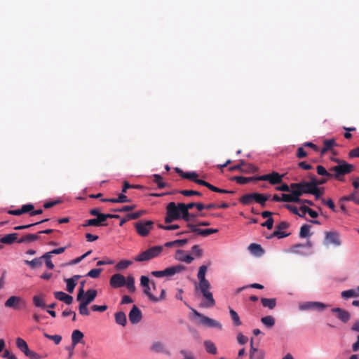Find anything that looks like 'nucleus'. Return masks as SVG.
<instances>
[{"label":"nucleus","instance_id":"obj_23","mask_svg":"<svg viewBox=\"0 0 359 359\" xmlns=\"http://www.w3.org/2000/svg\"><path fill=\"white\" fill-rule=\"evenodd\" d=\"M81 277V276L80 275H74L72 278L65 280L67 292L69 293H72L74 292V287L76 285V280H78Z\"/></svg>","mask_w":359,"mask_h":359},{"label":"nucleus","instance_id":"obj_24","mask_svg":"<svg viewBox=\"0 0 359 359\" xmlns=\"http://www.w3.org/2000/svg\"><path fill=\"white\" fill-rule=\"evenodd\" d=\"M324 147L320 150V155L325 154L328 151L331 150L333 147L337 145L334 139L325 140L323 142Z\"/></svg>","mask_w":359,"mask_h":359},{"label":"nucleus","instance_id":"obj_35","mask_svg":"<svg viewBox=\"0 0 359 359\" xmlns=\"http://www.w3.org/2000/svg\"><path fill=\"white\" fill-rule=\"evenodd\" d=\"M116 323L122 326H125L127 323L126 315L123 311H119L115 313Z\"/></svg>","mask_w":359,"mask_h":359},{"label":"nucleus","instance_id":"obj_33","mask_svg":"<svg viewBox=\"0 0 359 359\" xmlns=\"http://www.w3.org/2000/svg\"><path fill=\"white\" fill-rule=\"evenodd\" d=\"M299 210L300 211L303 212V214H302L301 217L304 218L305 215L306 213H308L309 215L312 218H317L318 216V213L316 211L312 210L311 208L306 205L301 206Z\"/></svg>","mask_w":359,"mask_h":359},{"label":"nucleus","instance_id":"obj_59","mask_svg":"<svg viewBox=\"0 0 359 359\" xmlns=\"http://www.w3.org/2000/svg\"><path fill=\"white\" fill-rule=\"evenodd\" d=\"M324 194V188H313V191L311 193L312 195L315 196L316 200L320 199L321 196Z\"/></svg>","mask_w":359,"mask_h":359},{"label":"nucleus","instance_id":"obj_10","mask_svg":"<svg viewBox=\"0 0 359 359\" xmlns=\"http://www.w3.org/2000/svg\"><path fill=\"white\" fill-rule=\"evenodd\" d=\"M329 306L319 302H305L299 304L300 311L316 310L322 311Z\"/></svg>","mask_w":359,"mask_h":359},{"label":"nucleus","instance_id":"obj_16","mask_svg":"<svg viewBox=\"0 0 359 359\" xmlns=\"http://www.w3.org/2000/svg\"><path fill=\"white\" fill-rule=\"evenodd\" d=\"M187 226L190 228L191 231L196 233L198 235L202 236L203 237H206L210 236V234L218 232L217 229H201L196 227V225L188 224Z\"/></svg>","mask_w":359,"mask_h":359},{"label":"nucleus","instance_id":"obj_13","mask_svg":"<svg viewBox=\"0 0 359 359\" xmlns=\"http://www.w3.org/2000/svg\"><path fill=\"white\" fill-rule=\"evenodd\" d=\"M325 244H332L335 246H340L341 241L339 233L337 231L325 232Z\"/></svg>","mask_w":359,"mask_h":359},{"label":"nucleus","instance_id":"obj_61","mask_svg":"<svg viewBox=\"0 0 359 359\" xmlns=\"http://www.w3.org/2000/svg\"><path fill=\"white\" fill-rule=\"evenodd\" d=\"M198 177V174L195 172H187L183 175V178L188 179L194 182Z\"/></svg>","mask_w":359,"mask_h":359},{"label":"nucleus","instance_id":"obj_11","mask_svg":"<svg viewBox=\"0 0 359 359\" xmlns=\"http://www.w3.org/2000/svg\"><path fill=\"white\" fill-rule=\"evenodd\" d=\"M192 311L195 316L200 318V322L203 325L208 327H217L219 329H222V325L218 321L201 314L196 309H192Z\"/></svg>","mask_w":359,"mask_h":359},{"label":"nucleus","instance_id":"obj_9","mask_svg":"<svg viewBox=\"0 0 359 359\" xmlns=\"http://www.w3.org/2000/svg\"><path fill=\"white\" fill-rule=\"evenodd\" d=\"M283 177L284 175H280L276 171H273L271 173L256 177L255 180L259 181H267L271 184L275 185L280 184L283 182Z\"/></svg>","mask_w":359,"mask_h":359},{"label":"nucleus","instance_id":"obj_17","mask_svg":"<svg viewBox=\"0 0 359 359\" xmlns=\"http://www.w3.org/2000/svg\"><path fill=\"white\" fill-rule=\"evenodd\" d=\"M331 311L336 313L337 318L344 323H346L351 319L350 313L344 309L334 308Z\"/></svg>","mask_w":359,"mask_h":359},{"label":"nucleus","instance_id":"obj_55","mask_svg":"<svg viewBox=\"0 0 359 359\" xmlns=\"http://www.w3.org/2000/svg\"><path fill=\"white\" fill-rule=\"evenodd\" d=\"M290 234V233H284L281 230H278V229H276V230L273 231L272 235L268 236L267 238H271L273 237H277L278 238H283L288 236Z\"/></svg>","mask_w":359,"mask_h":359},{"label":"nucleus","instance_id":"obj_49","mask_svg":"<svg viewBox=\"0 0 359 359\" xmlns=\"http://www.w3.org/2000/svg\"><path fill=\"white\" fill-rule=\"evenodd\" d=\"M49 219H43V220H41L39 222H36L35 223H33V224H26V225H20V226H15L13 229L14 230H16V231H18V230H23V229H28L31 226H33L34 225H36V224H41V223H43L45 222H47L48 221Z\"/></svg>","mask_w":359,"mask_h":359},{"label":"nucleus","instance_id":"obj_62","mask_svg":"<svg viewBox=\"0 0 359 359\" xmlns=\"http://www.w3.org/2000/svg\"><path fill=\"white\" fill-rule=\"evenodd\" d=\"M191 252L196 257H201L203 255V250L198 245H195L191 248Z\"/></svg>","mask_w":359,"mask_h":359},{"label":"nucleus","instance_id":"obj_30","mask_svg":"<svg viewBox=\"0 0 359 359\" xmlns=\"http://www.w3.org/2000/svg\"><path fill=\"white\" fill-rule=\"evenodd\" d=\"M241 172L243 173H251L257 171V168L253 164L246 163L243 160H241Z\"/></svg>","mask_w":359,"mask_h":359},{"label":"nucleus","instance_id":"obj_25","mask_svg":"<svg viewBox=\"0 0 359 359\" xmlns=\"http://www.w3.org/2000/svg\"><path fill=\"white\" fill-rule=\"evenodd\" d=\"M178 209L180 212L181 219L185 222H189L191 220V213H189V210L185 208V203H179Z\"/></svg>","mask_w":359,"mask_h":359},{"label":"nucleus","instance_id":"obj_56","mask_svg":"<svg viewBox=\"0 0 359 359\" xmlns=\"http://www.w3.org/2000/svg\"><path fill=\"white\" fill-rule=\"evenodd\" d=\"M79 313L82 316H89L90 311L88 309V304L81 302L79 306Z\"/></svg>","mask_w":359,"mask_h":359},{"label":"nucleus","instance_id":"obj_38","mask_svg":"<svg viewBox=\"0 0 359 359\" xmlns=\"http://www.w3.org/2000/svg\"><path fill=\"white\" fill-rule=\"evenodd\" d=\"M150 350L155 353H163L165 350L164 344L161 341H154L151 344Z\"/></svg>","mask_w":359,"mask_h":359},{"label":"nucleus","instance_id":"obj_40","mask_svg":"<svg viewBox=\"0 0 359 359\" xmlns=\"http://www.w3.org/2000/svg\"><path fill=\"white\" fill-rule=\"evenodd\" d=\"M25 263L27 265L29 266L30 267L34 269V268L41 266L43 264V261H42L41 257H40L38 258H34V259H32L31 261L25 260Z\"/></svg>","mask_w":359,"mask_h":359},{"label":"nucleus","instance_id":"obj_32","mask_svg":"<svg viewBox=\"0 0 359 359\" xmlns=\"http://www.w3.org/2000/svg\"><path fill=\"white\" fill-rule=\"evenodd\" d=\"M261 302L264 307L269 309H273L276 306V298H262Z\"/></svg>","mask_w":359,"mask_h":359},{"label":"nucleus","instance_id":"obj_64","mask_svg":"<svg viewBox=\"0 0 359 359\" xmlns=\"http://www.w3.org/2000/svg\"><path fill=\"white\" fill-rule=\"evenodd\" d=\"M180 353L184 357V359H195L192 352L187 350H180Z\"/></svg>","mask_w":359,"mask_h":359},{"label":"nucleus","instance_id":"obj_2","mask_svg":"<svg viewBox=\"0 0 359 359\" xmlns=\"http://www.w3.org/2000/svg\"><path fill=\"white\" fill-rule=\"evenodd\" d=\"M332 161L338 163L337 165L333 166L330 168L331 172H333L332 177L339 181H344V176L351 173L353 169L354 165L346 163L345 161L333 158Z\"/></svg>","mask_w":359,"mask_h":359},{"label":"nucleus","instance_id":"obj_31","mask_svg":"<svg viewBox=\"0 0 359 359\" xmlns=\"http://www.w3.org/2000/svg\"><path fill=\"white\" fill-rule=\"evenodd\" d=\"M16 346L25 355H26L30 351L27 342L23 339H22L20 337H18L16 339Z\"/></svg>","mask_w":359,"mask_h":359},{"label":"nucleus","instance_id":"obj_29","mask_svg":"<svg viewBox=\"0 0 359 359\" xmlns=\"http://www.w3.org/2000/svg\"><path fill=\"white\" fill-rule=\"evenodd\" d=\"M255 201L256 203L260 204V205L262 208H264L266 206V202L269 200L271 195L270 194L264 195L262 194L255 192Z\"/></svg>","mask_w":359,"mask_h":359},{"label":"nucleus","instance_id":"obj_3","mask_svg":"<svg viewBox=\"0 0 359 359\" xmlns=\"http://www.w3.org/2000/svg\"><path fill=\"white\" fill-rule=\"evenodd\" d=\"M186 270V267L182 264H177L170 267H168L162 271H153L151 274L156 278H162L164 276L171 277L177 273H180Z\"/></svg>","mask_w":359,"mask_h":359},{"label":"nucleus","instance_id":"obj_52","mask_svg":"<svg viewBox=\"0 0 359 359\" xmlns=\"http://www.w3.org/2000/svg\"><path fill=\"white\" fill-rule=\"evenodd\" d=\"M131 264H132L131 261L123 259V260H121L119 262H118V264L116 266V269L117 270H123V269H127Z\"/></svg>","mask_w":359,"mask_h":359},{"label":"nucleus","instance_id":"obj_63","mask_svg":"<svg viewBox=\"0 0 359 359\" xmlns=\"http://www.w3.org/2000/svg\"><path fill=\"white\" fill-rule=\"evenodd\" d=\"M144 213V210H139L135 212L128 214V219L130 220L137 219L140 217Z\"/></svg>","mask_w":359,"mask_h":359},{"label":"nucleus","instance_id":"obj_54","mask_svg":"<svg viewBox=\"0 0 359 359\" xmlns=\"http://www.w3.org/2000/svg\"><path fill=\"white\" fill-rule=\"evenodd\" d=\"M95 219L98 226L107 225V224L104 223L106 220L108 219V216L107 215V214L101 213Z\"/></svg>","mask_w":359,"mask_h":359},{"label":"nucleus","instance_id":"obj_60","mask_svg":"<svg viewBox=\"0 0 359 359\" xmlns=\"http://www.w3.org/2000/svg\"><path fill=\"white\" fill-rule=\"evenodd\" d=\"M341 201H353V203L359 205V198L355 196L354 194H351L349 196H344L341 198Z\"/></svg>","mask_w":359,"mask_h":359},{"label":"nucleus","instance_id":"obj_53","mask_svg":"<svg viewBox=\"0 0 359 359\" xmlns=\"http://www.w3.org/2000/svg\"><path fill=\"white\" fill-rule=\"evenodd\" d=\"M153 177L154 182L157 184L158 188L163 189L167 186L166 183L162 182L163 178L161 175L155 174Z\"/></svg>","mask_w":359,"mask_h":359},{"label":"nucleus","instance_id":"obj_27","mask_svg":"<svg viewBox=\"0 0 359 359\" xmlns=\"http://www.w3.org/2000/svg\"><path fill=\"white\" fill-rule=\"evenodd\" d=\"M84 335H83V333L79 330H75L72 332V336H71V338H72V344H73V345H77L79 343H81L83 338Z\"/></svg>","mask_w":359,"mask_h":359},{"label":"nucleus","instance_id":"obj_18","mask_svg":"<svg viewBox=\"0 0 359 359\" xmlns=\"http://www.w3.org/2000/svg\"><path fill=\"white\" fill-rule=\"evenodd\" d=\"M265 353L263 350L255 348L253 346V339H251L250 359H264Z\"/></svg>","mask_w":359,"mask_h":359},{"label":"nucleus","instance_id":"obj_6","mask_svg":"<svg viewBox=\"0 0 359 359\" xmlns=\"http://www.w3.org/2000/svg\"><path fill=\"white\" fill-rule=\"evenodd\" d=\"M314 184L311 183L310 181H302L299 183H292L290 184V187L292 189H294L296 193L298 194V198H300L304 194H311Z\"/></svg>","mask_w":359,"mask_h":359},{"label":"nucleus","instance_id":"obj_1","mask_svg":"<svg viewBox=\"0 0 359 359\" xmlns=\"http://www.w3.org/2000/svg\"><path fill=\"white\" fill-rule=\"evenodd\" d=\"M208 267L205 265H202L199 267L197 274L198 279V284L196 289H198L205 299L203 306L205 307H213L215 305V301L213 298L212 293L210 291L211 285L210 282L205 278V274Z\"/></svg>","mask_w":359,"mask_h":359},{"label":"nucleus","instance_id":"obj_44","mask_svg":"<svg viewBox=\"0 0 359 359\" xmlns=\"http://www.w3.org/2000/svg\"><path fill=\"white\" fill-rule=\"evenodd\" d=\"M204 346L208 353L211 354L217 353V348L214 343H212L211 341H205Z\"/></svg>","mask_w":359,"mask_h":359},{"label":"nucleus","instance_id":"obj_36","mask_svg":"<svg viewBox=\"0 0 359 359\" xmlns=\"http://www.w3.org/2000/svg\"><path fill=\"white\" fill-rule=\"evenodd\" d=\"M39 238V236L38 234H27L22 237H21L18 241V243H30L34 242Z\"/></svg>","mask_w":359,"mask_h":359},{"label":"nucleus","instance_id":"obj_7","mask_svg":"<svg viewBox=\"0 0 359 359\" xmlns=\"http://www.w3.org/2000/svg\"><path fill=\"white\" fill-rule=\"evenodd\" d=\"M154 222L151 220H141L135 224V229L138 235L145 237L154 228Z\"/></svg>","mask_w":359,"mask_h":359},{"label":"nucleus","instance_id":"obj_26","mask_svg":"<svg viewBox=\"0 0 359 359\" xmlns=\"http://www.w3.org/2000/svg\"><path fill=\"white\" fill-rule=\"evenodd\" d=\"M19 239H18V233H13L4 236L0 239V242L4 244L11 245L14 242H17Z\"/></svg>","mask_w":359,"mask_h":359},{"label":"nucleus","instance_id":"obj_28","mask_svg":"<svg viewBox=\"0 0 359 359\" xmlns=\"http://www.w3.org/2000/svg\"><path fill=\"white\" fill-rule=\"evenodd\" d=\"M249 251L255 256H261L264 254V250L259 244L252 243L248 246Z\"/></svg>","mask_w":359,"mask_h":359},{"label":"nucleus","instance_id":"obj_37","mask_svg":"<svg viewBox=\"0 0 359 359\" xmlns=\"http://www.w3.org/2000/svg\"><path fill=\"white\" fill-rule=\"evenodd\" d=\"M255 193L246 194L243 195L240 198V202L243 205H249L255 201Z\"/></svg>","mask_w":359,"mask_h":359},{"label":"nucleus","instance_id":"obj_39","mask_svg":"<svg viewBox=\"0 0 359 359\" xmlns=\"http://www.w3.org/2000/svg\"><path fill=\"white\" fill-rule=\"evenodd\" d=\"M126 279V283L125 284V286L128 288V291L130 292H135L136 287L135 285V279L133 276H128Z\"/></svg>","mask_w":359,"mask_h":359},{"label":"nucleus","instance_id":"obj_12","mask_svg":"<svg viewBox=\"0 0 359 359\" xmlns=\"http://www.w3.org/2000/svg\"><path fill=\"white\" fill-rule=\"evenodd\" d=\"M149 284L150 280L149 278L145 276H142L140 278V285L144 287V294L147 295L148 298L154 302H159V298H157V297L151 294Z\"/></svg>","mask_w":359,"mask_h":359},{"label":"nucleus","instance_id":"obj_50","mask_svg":"<svg viewBox=\"0 0 359 359\" xmlns=\"http://www.w3.org/2000/svg\"><path fill=\"white\" fill-rule=\"evenodd\" d=\"M33 303H34V306L36 307H39V308H42V309L46 307V304H45L43 299L39 296H37V295L34 296Z\"/></svg>","mask_w":359,"mask_h":359},{"label":"nucleus","instance_id":"obj_34","mask_svg":"<svg viewBox=\"0 0 359 359\" xmlns=\"http://www.w3.org/2000/svg\"><path fill=\"white\" fill-rule=\"evenodd\" d=\"M359 296V285L356 287L355 290H344L341 292V297L344 299H348L351 297H358Z\"/></svg>","mask_w":359,"mask_h":359},{"label":"nucleus","instance_id":"obj_5","mask_svg":"<svg viewBox=\"0 0 359 359\" xmlns=\"http://www.w3.org/2000/svg\"><path fill=\"white\" fill-rule=\"evenodd\" d=\"M178 208L179 203L176 204L175 202H170L167 205L166 216L165 217V223L169 224L181 219L180 212Z\"/></svg>","mask_w":359,"mask_h":359},{"label":"nucleus","instance_id":"obj_43","mask_svg":"<svg viewBox=\"0 0 359 359\" xmlns=\"http://www.w3.org/2000/svg\"><path fill=\"white\" fill-rule=\"evenodd\" d=\"M261 322L267 327H272L275 325V318L272 316H266L261 318Z\"/></svg>","mask_w":359,"mask_h":359},{"label":"nucleus","instance_id":"obj_48","mask_svg":"<svg viewBox=\"0 0 359 359\" xmlns=\"http://www.w3.org/2000/svg\"><path fill=\"white\" fill-rule=\"evenodd\" d=\"M327 179L323 178L320 180H317L314 175H312L310 177V182L314 184V188H318L319 185L324 184L327 182Z\"/></svg>","mask_w":359,"mask_h":359},{"label":"nucleus","instance_id":"obj_51","mask_svg":"<svg viewBox=\"0 0 359 359\" xmlns=\"http://www.w3.org/2000/svg\"><path fill=\"white\" fill-rule=\"evenodd\" d=\"M43 336L47 339L53 340L55 344H59L62 341V336L59 334L50 335L44 332Z\"/></svg>","mask_w":359,"mask_h":359},{"label":"nucleus","instance_id":"obj_42","mask_svg":"<svg viewBox=\"0 0 359 359\" xmlns=\"http://www.w3.org/2000/svg\"><path fill=\"white\" fill-rule=\"evenodd\" d=\"M175 193H179L184 196H202V193L198 191L194 190H179L176 191Z\"/></svg>","mask_w":359,"mask_h":359},{"label":"nucleus","instance_id":"obj_57","mask_svg":"<svg viewBox=\"0 0 359 359\" xmlns=\"http://www.w3.org/2000/svg\"><path fill=\"white\" fill-rule=\"evenodd\" d=\"M252 180H254V177H242V176L235 177V180L236 181V182L238 184H247Z\"/></svg>","mask_w":359,"mask_h":359},{"label":"nucleus","instance_id":"obj_46","mask_svg":"<svg viewBox=\"0 0 359 359\" xmlns=\"http://www.w3.org/2000/svg\"><path fill=\"white\" fill-rule=\"evenodd\" d=\"M41 258L42 261H45L46 265L48 269H53L54 268V264L51 261V255H50V253H45L43 255L41 256Z\"/></svg>","mask_w":359,"mask_h":359},{"label":"nucleus","instance_id":"obj_19","mask_svg":"<svg viewBox=\"0 0 359 359\" xmlns=\"http://www.w3.org/2000/svg\"><path fill=\"white\" fill-rule=\"evenodd\" d=\"M290 194H283L281 196V200L283 202L287 203H300L301 198H298V194L294 191V189H292Z\"/></svg>","mask_w":359,"mask_h":359},{"label":"nucleus","instance_id":"obj_45","mask_svg":"<svg viewBox=\"0 0 359 359\" xmlns=\"http://www.w3.org/2000/svg\"><path fill=\"white\" fill-rule=\"evenodd\" d=\"M229 314L233 320V323L234 326L238 327L242 324L238 313L233 309H229Z\"/></svg>","mask_w":359,"mask_h":359},{"label":"nucleus","instance_id":"obj_4","mask_svg":"<svg viewBox=\"0 0 359 359\" xmlns=\"http://www.w3.org/2000/svg\"><path fill=\"white\" fill-rule=\"evenodd\" d=\"M162 251V246H154L141 252L140 255L135 257V260L136 262L149 261L153 258L158 257L161 253Z\"/></svg>","mask_w":359,"mask_h":359},{"label":"nucleus","instance_id":"obj_41","mask_svg":"<svg viewBox=\"0 0 359 359\" xmlns=\"http://www.w3.org/2000/svg\"><path fill=\"white\" fill-rule=\"evenodd\" d=\"M311 226L304 224L300 228L299 237L302 238L309 237L311 233H310Z\"/></svg>","mask_w":359,"mask_h":359},{"label":"nucleus","instance_id":"obj_47","mask_svg":"<svg viewBox=\"0 0 359 359\" xmlns=\"http://www.w3.org/2000/svg\"><path fill=\"white\" fill-rule=\"evenodd\" d=\"M316 171H317V173L321 176H325L329 178H331L333 176L332 173L328 172L323 165H319L316 167Z\"/></svg>","mask_w":359,"mask_h":359},{"label":"nucleus","instance_id":"obj_22","mask_svg":"<svg viewBox=\"0 0 359 359\" xmlns=\"http://www.w3.org/2000/svg\"><path fill=\"white\" fill-rule=\"evenodd\" d=\"M97 292L96 290H88L86 292H84V299L81 302L88 305L89 304L94 301L97 296Z\"/></svg>","mask_w":359,"mask_h":359},{"label":"nucleus","instance_id":"obj_21","mask_svg":"<svg viewBox=\"0 0 359 359\" xmlns=\"http://www.w3.org/2000/svg\"><path fill=\"white\" fill-rule=\"evenodd\" d=\"M175 259L180 262H186L187 264H190L193 262L194 257L189 255H185L184 250H177L176 251Z\"/></svg>","mask_w":359,"mask_h":359},{"label":"nucleus","instance_id":"obj_14","mask_svg":"<svg viewBox=\"0 0 359 359\" xmlns=\"http://www.w3.org/2000/svg\"><path fill=\"white\" fill-rule=\"evenodd\" d=\"M126 279L123 275L121 273H115L112 275L109 280V284L113 288H119L125 286Z\"/></svg>","mask_w":359,"mask_h":359},{"label":"nucleus","instance_id":"obj_8","mask_svg":"<svg viewBox=\"0 0 359 359\" xmlns=\"http://www.w3.org/2000/svg\"><path fill=\"white\" fill-rule=\"evenodd\" d=\"M6 308L15 310L25 309L27 306L26 301L19 296H11L4 303Z\"/></svg>","mask_w":359,"mask_h":359},{"label":"nucleus","instance_id":"obj_58","mask_svg":"<svg viewBox=\"0 0 359 359\" xmlns=\"http://www.w3.org/2000/svg\"><path fill=\"white\" fill-rule=\"evenodd\" d=\"M102 269H91L88 273L87 276H89L93 278H97L100 276Z\"/></svg>","mask_w":359,"mask_h":359},{"label":"nucleus","instance_id":"obj_15","mask_svg":"<svg viewBox=\"0 0 359 359\" xmlns=\"http://www.w3.org/2000/svg\"><path fill=\"white\" fill-rule=\"evenodd\" d=\"M128 318L132 324H137L142 320V311L136 305H134L129 312Z\"/></svg>","mask_w":359,"mask_h":359},{"label":"nucleus","instance_id":"obj_20","mask_svg":"<svg viewBox=\"0 0 359 359\" xmlns=\"http://www.w3.org/2000/svg\"><path fill=\"white\" fill-rule=\"evenodd\" d=\"M55 297L65 304L69 305L73 302V297L62 291H57L54 292Z\"/></svg>","mask_w":359,"mask_h":359}]
</instances>
